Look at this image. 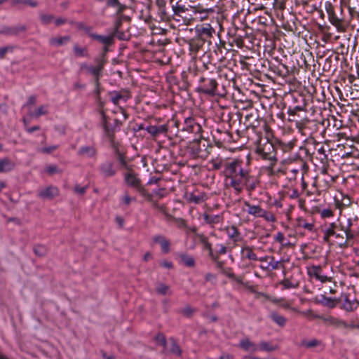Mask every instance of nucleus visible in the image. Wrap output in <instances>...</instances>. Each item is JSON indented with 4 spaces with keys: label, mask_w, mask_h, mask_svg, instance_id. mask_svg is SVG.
Listing matches in <instances>:
<instances>
[{
    "label": "nucleus",
    "mask_w": 359,
    "mask_h": 359,
    "mask_svg": "<svg viewBox=\"0 0 359 359\" xmlns=\"http://www.w3.org/2000/svg\"><path fill=\"white\" fill-rule=\"evenodd\" d=\"M352 222L348 219L346 225L343 224L339 219L337 222L330 223L323 230V240L330 243V238L334 237V242L341 248L347 245V241L353 237L351 233Z\"/></svg>",
    "instance_id": "nucleus-1"
},
{
    "label": "nucleus",
    "mask_w": 359,
    "mask_h": 359,
    "mask_svg": "<svg viewBox=\"0 0 359 359\" xmlns=\"http://www.w3.org/2000/svg\"><path fill=\"white\" fill-rule=\"evenodd\" d=\"M251 178L248 171L245 170L227 180H229V186L233 188L235 192L238 194L243 191Z\"/></svg>",
    "instance_id": "nucleus-2"
},
{
    "label": "nucleus",
    "mask_w": 359,
    "mask_h": 359,
    "mask_svg": "<svg viewBox=\"0 0 359 359\" xmlns=\"http://www.w3.org/2000/svg\"><path fill=\"white\" fill-rule=\"evenodd\" d=\"M200 86L198 90L207 95H214L215 93L217 83L214 79L201 78Z\"/></svg>",
    "instance_id": "nucleus-3"
},
{
    "label": "nucleus",
    "mask_w": 359,
    "mask_h": 359,
    "mask_svg": "<svg viewBox=\"0 0 359 359\" xmlns=\"http://www.w3.org/2000/svg\"><path fill=\"white\" fill-rule=\"evenodd\" d=\"M243 170L245 169L243 168L242 164L239 161L234 160L229 162L226 164L224 169L226 179L228 180Z\"/></svg>",
    "instance_id": "nucleus-4"
},
{
    "label": "nucleus",
    "mask_w": 359,
    "mask_h": 359,
    "mask_svg": "<svg viewBox=\"0 0 359 359\" xmlns=\"http://www.w3.org/2000/svg\"><path fill=\"white\" fill-rule=\"evenodd\" d=\"M257 153L262 156L263 159L275 161L276 160L274 154V149L271 143L266 142L263 146L257 149Z\"/></svg>",
    "instance_id": "nucleus-5"
},
{
    "label": "nucleus",
    "mask_w": 359,
    "mask_h": 359,
    "mask_svg": "<svg viewBox=\"0 0 359 359\" xmlns=\"http://www.w3.org/2000/svg\"><path fill=\"white\" fill-rule=\"evenodd\" d=\"M307 273L310 278H315L321 283L330 281V278L323 273L320 266L313 265L307 268Z\"/></svg>",
    "instance_id": "nucleus-6"
},
{
    "label": "nucleus",
    "mask_w": 359,
    "mask_h": 359,
    "mask_svg": "<svg viewBox=\"0 0 359 359\" xmlns=\"http://www.w3.org/2000/svg\"><path fill=\"white\" fill-rule=\"evenodd\" d=\"M310 316L311 318H319V319L323 320V322L327 325H331V326H333L335 327H348V325L345 321H344L339 318H335L334 316L325 317V316H321L314 315V314H311Z\"/></svg>",
    "instance_id": "nucleus-7"
},
{
    "label": "nucleus",
    "mask_w": 359,
    "mask_h": 359,
    "mask_svg": "<svg viewBox=\"0 0 359 359\" xmlns=\"http://www.w3.org/2000/svg\"><path fill=\"white\" fill-rule=\"evenodd\" d=\"M124 180L128 186L133 187L143 194L144 190L141 187L140 180L137 177L135 173L132 172L126 173L124 176Z\"/></svg>",
    "instance_id": "nucleus-8"
},
{
    "label": "nucleus",
    "mask_w": 359,
    "mask_h": 359,
    "mask_svg": "<svg viewBox=\"0 0 359 359\" xmlns=\"http://www.w3.org/2000/svg\"><path fill=\"white\" fill-rule=\"evenodd\" d=\"M153 243L158 244L161 246V252L168 254L170 252V241L163 235H155L152 238Z\"/></svg>",
    "instance_id": "nucleus-9"
},
{
    "label": "nucleus",
    "mask_w": 359,
    "mask_h": 359,
    "mask_svg": "<svg viewBox=\"0 0 359 359\" xmlns=\"http://www.w3.org/2000/svg\"><path fill=\"white\" fill-rule=\"evenodd\" d=\"M60 190L57 187L49 186L39 191L38 196L42 199L51 200L57 196Z\"/></svg>",
    "instance_id": "nucleus-10"
},
{
    "label": "nucleus",
    "mask_w": 359,
    "mask_h": 359,
    "mask_svg": "<svg viewBox=\"0 0 359 359\" xmlns=\"http://www.w3.org/2000/svg\"><path fill=\"white\" fill-rule=\"evenodd\" d=\"M242 210H246L249 215L255 217H260L263 209L259 205H252L248 201H244L242 203Z\"/></svg>",
    "instance_id": "nucleus-11"
},
{
    "label": "nucleus",
    "mask_w": 359,
    "mask_h": 359,
    "mask_svg": "<svg viewBox=\"0 0 359 359\" xmlns=\"http://www.w3.org/2000/svg\"><path fill=\"white\" fill-rule=\"evenodd\" d=\"M97 64L96 66H90L88 68V70L87 71L88 73L93 75L95 77L97 82H98L99 79L102 76V71L103 69L104 65V59H99L96 60Z\"/></svg>",
    "instance_id": "nucleus-12"
},
{
    "label": "nucleus",
    "mask_w": 359,
    "mask_h": 359,
    "mask_svg": "<svg viewBox=\"0 0 359 359\" xmlns=\"http://www.w3.org/2000/svg\"><path fill=\"white\" fill-rule=\"evenodd\" d=\"M109 95L114 104H118L121 101L126 102L130 97L128 91H113L109 93Z\"/></svg>",
    "instance_id": "nucleus-13"
},
{
    "label": "nucleus",
    "mask_w": 359,
    "mask_h": 359,
    "mask_svg": "<svg viewBox=\"0 0 359 359\" xmlns=\"http://www.w3.org/2000/svg\"><path fill=\"white\" fill-rule=\"evenodd\" d=\"M201 130V127L198 124L193 118L189 117L184 120V126L183 130L188 133H198Z\"/></svg>",
    "instance_id": "nucleus-14"
},
{
    "label": "nucleus",
    "mask_w": 359,
    "mask_h": 359,
    "mask_svg": "<svg viewBox=\"0 0 359 359\" xmlns=\"http://www.w3.org/2000/svg\"><path fill=\"white\" fill-rule=\"evenodd\" d=\"M203 217L205 223L210 224L212 226L220 224L223 222L222 215H210L204 213Z\"/></svg>",
    "instance_id": "nucleus-15"
},
{
    "label": "nucleus",
    "mask_w": 359,
    "mask_h": 359,
    "mask_svg": "<svg viewBox=\"0 0 359 359\" xmlns=\"http://www.w3.org/2000/svg\"><path fill=\"white\" fill-rule=\"evenodd\" d=\"M296 227L312 231L314 229V223L311 220L299 217L296 219Z\"/></svg>",
    "instance_id": "nucleus-16"
},
{
    "label": "nucleus",
    "mask_w": 359,
    "mask_h": 359,
    "mask_svg": "<svg viewBox=\"0 0 359 359\" xmlns=\"http://www.w3.org/2000/svg\"><path fill=\"white\" fill-rule=\"evenodd\" d=\"M100 172L107 177H112L116 174V170L114 168L112 163L108 161L101 165Z\"/></svg>",
    "instance_id": "nucleus-17"
},
{
    "label": "nucleus",
    "mask_w": 359,
    "mask_h": 359,
    "mask_svg": "<svg viewBox=\"0 0 359 359\" xmlns=\"http://www.w3.org/2000/svg\"><path fill=\"white\" fill-rule=\"evenodd\" d=\"M48 113V105H41L35 111H29L28 113V116L30 118H37L41 116L46 115Z\"/></svg>",
    "instance_id": "nucleus-18"
},
{
    "label": "nucleus",
    "mask_w": 359,
    "mask_h": 359,
    "mask_svg": "<svg viewBox=\"0 0 359 359\" xmlns=\"http://www.w3.org/2000/svg\"><path fill=\"white\" fill-rule=\"evenodd\" d=\"M240 346L249 352H255L258 350V347L248 338L243 339L240 341Z\"/></svg>",
    "instance_id": "nucleus-19"
},
{
    "label": "nucleus",
    "mask_w": 359,
    "mask_h": 359,
    "mask_svg": "<svg viewBox=\"0 0 359 359\" xmlns=\"http://www.w3.org/2000/svg\"><path fill=\"white\" fill-rule=\"evenodd\" d=\"M90 36L93 39L97 40L101 43H102L105 46L111 44L114 41L113 35L102 36V35H98V34H90Z\"/></svg>",
    "instance_id": "nucleus-20"
},
{
    "label": "nucleus",
    "mask_w": 359,
    "mask_h": 359,
    "mask_svg": "<svg viewBox=\"0 0 359 359\" xmlns=\"http://www.w3.org/2000/svg\"><path fill=\"white\" fill-rule=\"evenodd\" d=\"M15 167V163L8 159L4 158L0 160V172H9L12 170Z\"/></svg>",
    "instance_id": "nucleus-21"
},
{
    "label": "nucleus",
    "mask_w": 359,
    "mask_h": 359,
    "mask_svg": "<svg viewBox=\"0 0 359 359\" xmlns=\"http://www.w3.org/2000/svg\"><path fill=\"white\" fill-rule=\"evenodd\" d=\"M269 262L266 265H260V268L266 271H273L279 268L280 262L275 261L273 257H269Z\"/></svg>",
    "instance_id": "nucleus-22"
},
{
    "label": "nucleus",
    "mask_w": 359,
    "mask_h": 359,
    "mask_svg": "<svg viewBox=\"0 0 359 359\" xmlns=\"http://www.w3.org/2000/svg\"><path fill=\"white\" fill-rule=\"evenodd\" d=\"M271 319L280 327H284L286 324V318L278 314L277 312H272L270 315Z\"/></svg>",
    "instance_id": "nucleus-23"
},
{
    "label": "nucleus",
    "mask_w": 359,
    "mask_h": 359,
    "mask_svg": "<svg viewBox=\"0 0 359 359\" xmlns=\"http://www.w3.org/2000/svg\"><path fill=\"white\" fill-rule=\"evenodd\" d=\"M96 151L93 147H82L79 151V154L86 157H93L95 155Z\"/></svg>",
    "instance_id": "nucleus-24"
},
{
    "label": "nucleus",
    "mask_w": 359,
    "mask_h": 359,
    "mask_svg": "<svg viewBox=\"0 0 359 359\" xmlns=\"http://www.w3.org/2000/svg\"><path fill=\"white\" fill-rule=\"evenodd\" d=\"M180 258L181 263H182L186 266L194 267L195 266V260L192 257L182 254L180 255Z\"/></svg>",
    "instance_id": "nucleus-25"
},
{
    "label": "nucleus",
    "mask_w": 359,
    "mask_h": 359,
    "mask_svg": "<svg viewBox=\"0 0 359 359\" xmlns=\"http://www.w3.org/2000/svg\"><path fill=\"white\" fill-rule=\"evenodd\" d=\"M226 233L228 236L234 241H237L239 238V233L235 226L227 227Z\"/></svg>",
    "instance_id": "nucleus-26"
},
{
    "label": "nucleus",
    "mask_w": 359,
    "mask_h": 359,
    "mask_svg": "<svg viewBox=\"0 0 359 359\" xmlns=\"http://www.w3.org/2000/svg\"><path fill=\"white\" fill-rule=\"evenodd\" d=\"M342 308L346 311H353L357 308V304L349 300L347 297L344 299Z\"/></svg>",
    "instance_id": "nucleus-27"
},
{
    "label": "nucleus",
    "mask_w": 359,
    "mask_h": 359,
    "mask_svg": "<svg viewBox=\"0 0 359 359\" xmlns=\"http://www.w3.org/2000/svg\"><path fill=\"white\" fill-rule=\"evenodd\" d=\"M190 152L194 158H196L199 156L200 151H201V147L199 142H194L190 147H189Z\"/></svg>",
    "instance_id": "nucleus-28"
},
{
    "label": "nucleus",
    "mask_w": 359,
    "mask_h": 359,
    "mask_svg": "<svg viewBox=\"0 0 359 359\" xmlns=\"http://www.w3.org/2000/svg\"><path fill=\"white\" fill-rule=\"evenodd\" d=\"M258 349L264 351H273L276 349V346L266 341H262L258 347Z\"/></svg>",
    "instance_id": "nucleus-29"
},
{
    "label": "nucleus",
    "mask_w": 359,
    "mask_h": 359,
    "mask_svg": "<svg viewBox=\"0 0 359 359\" xmlns=\"http://www.w3.org/2000/svg\"><path fill=\"white\" fill-rule=\"evenodd\" d=\"M69 40V38L68 36L55 37V38H52L50 40V44L54 45V46H60V45L65 43Z\"/></svg>",
    "instance_id": "nucleus-30"
},
{
    "label": "nucleus",
    "mask_w": 359,
    "mask_h": 359,
    "mask_svg": "<svg viewBox=\"0 0 359 359\" xmlns=\"http://www.w3.org/2000/svg\"><path fill=\"white\" fill-rule=\"evenodd\" d=\"M156 291L158 294L162 295L170 294L171 293L169 286L163 283L158 285Z\"/></svg>",
    "instance_id": "nucleus-31"
},
{
    "label": "nucleus",
    "mask_w": 359,
    "mask_h": 359,
    "mask_svg": "<svg viewBox=\"0 0 359 359\" xmlns=\"http://www.w3.org/2000/svg\"><path fill=\"white\" fill-rule=\"evenodd\" d=\"M200 32L201 34L207 36H211L215 32V30L210 24H206L201 29Z\"/></svg>",
    "instance_id": "nucleus-32"
},
{
    "label": "nucleus",
    "mask_w": 359,
    "mask_h": 359,
    "mask_svg": "<svg viewBox=\"0 0 359 359\" xmlns=\"http://www.w3.org/2000/svg\"><path fill=\"white\" fill-rule=\"evenodd\" d=\"M282 285L285 289L297 288L299 286L297 282H292L289 279H285L281 282Z\"/></svg>",
    "instance_id": "nucleus-33"
},
{
    "label": "nucleus",
    "mask_w": 359,
    "mask_h": 359,
    "mask_svg": "<svg viewBox=\"0 0 359 359\" xmlns=\"http://www.w3.org/2000/svg\"><path fill=\"white\" fill-rule=\"evenodd\" d=\"M260 217L264 218L267 222H276V217L273 215V214H272L271 212H268L264 209L262 210Z\"/></svg>",
    "instance_id": "nucleus-34"
},
{
    "label": "nucleus",
    "mask_w": 359,
    "mask_h": 359,
    "mask_svg": "<svg viewBox=\"0 0 359 359\" xmlns=\"http://www.w3.org/2000/svg\"><path fill=\"white\" fill-rule=\"evenodd\" d=\"M243 252H245V257L250 259V260H257L258 258H257V256L256 255V254L253 252V250H252V248H245L244 250H243Z\"/></svg>",
    "instance_id": "nucleus-35"
},
{
    "label": "nucleus",
    "mask_w": 359,
    "mask_h": 359,
    "mask_svg": "<svg viewBox=\"0 0 359 359\" xmlns=\"http://www.w3.org/2000/svg\"><path fill=\"white\" fill-rule=\"evenodd\" d=\"M74 52L79 57H88V53L86 48H82L76 46L74 47Z\"/></svg>",
    "instance_id": "nucleus-36"
},
{
    "label": "nucleus",
    "mask_w": 359,
    "mask_h": 359,
    "mask_svg": "<svg viewBox=\"0 0 359 359\" xmlns=\"http://www.w3.org/2000/svg\"><path fill=\"white\" fill-rule=\"evenodd\" d=\"M36 103V96L32 95V96H30L28 98L27 102L24 104L23 107L27 108L28 109H29V107L31 106L35 105ZM29 111L30 110H29Z\"/></svg>",
    "instance_id": "nucleus-37"
},
{
    "label": "nucleus",
    "mask_w": 359,
    "mask_h": 359,
    "mask_svg": "<svg viewBox=\"0 0 359 359\" xmlns=\"http://www.w3.org/2000/svg\"><path fill=\"white\" fill-rule=\"evenodd\" d=\"M46 171L49 175H53L55 173L60 172V170L58 169V168L55 165H50L46 167Z\"/></svg>",
    "instance_id": "nucleus-38"
},
{
    "label": "nucleus",
    "mask_w": 359,
    "mask_h": 359,
    "mask_svg": "<svg viewBox=\"0 0 359 359\" xmlns=\"http://www.w3.org/2000/svg\"><path fill=\"white\" fill-rule=\"evenodd\" d=\"M323 304L329 308H334L336 306L337 302L334 299L328 297L324 299Z\"/></svg>",
    "instance_id": "nucleus-39"
},
{
    "label": "nucleus",
    "mask_w": 359,
    "mask_h": 359,
    "mask_svg": "<svg viewBox=\"0 0 359 359\" xmlns=\"http://www.w3.org/2000/svg\"><path fill=\"white\" fill-rule=\"evenodd\" d=\"M170 351L173 354L179 356L181 355L182 353L180 346L177 344L175 341L172 342Z\"/></svg>",
    "instance_id": "nucleus-40"
},
{
    "label": "nucleus",
    "mask_w": 359,
    "mask_h": 359,
    "mask_svg": "<svg viewBox=\"0 0 359 359\" xmlns=\"http://www.w3.org/2000/svg\"><path fill=\"white\" fill-rule=\"evenodd\" d=\"M160 266L163 268H165L168 269H171L173 267V264L172 262L168 261L167 259L162 260L159 262Z\"/></svg>",
    "instance_id": "nucleus-41"
},
{
    "label": "nucleus",
    "mask_w": 359,
    "mask_h": 359,
    "mask_svg": "<svg viewBox=\"0 0 359 359\" xmlns=\"http://www.w3.org/2000/svg\"><path fill=\"white\" fill-rule=\"evenodd\" d=\"M41 20L43 24H49L53 21V17L50 15H41Z\"/></svg>",
    "instance_id": "nucleus-42"
},
{
    "label": "nucleus",
    "mask_w": 359,
    "mask_h": 359,
    "mask_svg": "<svg viewBox=\"0 0 359 359\" xmlns=\"http://www.w3.org/2000/svg\"><path fill=\"white\" fill-rule=\"evenodd\" d=\"M323 218L331 217L333 216V212L330 209H323L320 212Z\"/></svg>",
    "instance_id": "nucleus-43"
},
{
    "label": "nucleus",
    "mask_w": 359,
    "mask_h": 359,
    "mask_svg": "<svg viewBox=\"0 0 359 359\" xmlns=\"http://www.w3.org/2000/svg\"><path fill=\"white\" fill-rule=\"evenodd\" d=\"M330 21L333 25H338L340 23V20L334 15V13L330 14Z\"/></svg>",
    "instance_id": "nucleus-44"
},
{
    "label": "nucleus",
    "mask_w": 359,
    "mask_h": 359,
    "mask_svg": "<svg viewBox=\"0 0 359 359\" xmlns=\"http://www.w3.org/2000/svg\"><path fill=\"white\" fill-rule=\"evenodd\" d=\"M172 9L175 15H179L180 13H184L185 11L184 7L179 5L173 6Z\"/></svg>",
    "instance_id": "nucleus-45"
},
{
    "label": "nucleus",
    "mask_w": 359,
    "mask_h": 359,
    "mask_svg": "<svg viewBox=\"0 0 359 359\" xmlns=\"http://www.w3.org/2000/svg\"><path fill=\"white\" fill-rule=\"evenodd\" d=\"M87 187H81L79 185H76L74 190L76 194H79L80 195H83L86 191Z\"/></svg>",
    "instance_id": "nucleus-46"
},
{
    "label": "nucleus",
    "mask_w": 359,
    "mask_h": 359,
    "mask_svg": "<svg viewBox=\"0 0 359 359\" xmlns=\"http://www.w3.org/2000/svg\"><path fill=\"white\" fill-rule=\"evenodd\" d=\"M135 199L134 198H132L129 196L128 194H125L123 198L122 201L124 204L129 205L132 201H134Z\"/></svg>",
    "instance_id": "nucleus-47"
},
{
    "label": "nucleus",
    "mask_w": 359,
    "mask_h": 359,
    "mask_svg": "<svg viewBox=\"0 0 359 359\" xmlns=\"http://www.w3.org/2000/svg\"><path fill=\"white\" fill-rule=\"evenodd\" d=\"M275 240L283 245V241L285 240V236L282 232H278L275 236Z\"/></svg>",
    "instance_id": "nucleus-48"
},
{
    "label": "nucleus",
    "mask_w": 359,
    "mask_h": 359,
    "mask_svg": "<svg viewBox=\"0 0 359 359\" xmlns=\"http://www.w3.org/2000/svg\"><path fill=\"white\" fill-rule=\"evenodd\" d=\"M57 146H51L48 147H44L41 149V151L44 154H50L56 150Z\"/></svg>",
    "instance_id": "nucleus-49"
},
{
    "label": "nucleus",
    "mask_w": 359,
    "mask_h": 359,
    "mask_svg": "<svg viewBox=\"0 0 359 359\" xmlns=\"http://www.w3.org/2000/svg\"><path fill=\"white\" fill-rule=\"evenodd\" d=\"M156 339L158 342H159L162 346H165V344H166V340H165V338L164 337V335L163 334H158L156 337Z\"/></svg>",
    "instance_id": "nucleus-50"
},
{
    "label": "nucleus",
    "mask_w": 359,
    "mask_h": 359,
    "mask_svg": "<svg viewBox=\"0 0 359 359\" xmlns=\"http://www.w3.org/2000/svg\"><path fill=\"white\" fill-rule=\"evenodd\" d=\"M10 50H12L11 47L0 48V58H2L4 56V55Z\"/></svg>",
    "instance_id": "nucleus-51"
},
{
    "label": "nucleus",
    "mask_w": 359,
    "mask_h": 359,
    "mask_svg": "<svg viewBox=\"0 0 359 359\" xmlns=\"http://www.w3.org/2000/svg\"><path fill=\"white\" fill-rule=\"evenodd\" d=\"M203 197L199 196H191L190 198V201L194 202L195 203H199L202 201Z\"/></svg>",
    "instance_id": "nucleus-52"
},
{
    "label": "nucleus",
    "mask_w": 359,
    "mask_h": 359,
    "mask_svg": "<svg viewBox=\"0 0 359 359\" xmlns=\"http://www.w3.org/2000/svg\"><path fill=\"white\" fill-rule=\"evenodd\" d=\"M245 187H246V188L248 191H251V190H253L255 189L256 183L255 182H251V180H250V182L248 183V184L245 185Z\"/></svg>",
    "instance_id": "nucleus-53"
},
{
    "label": "nucleus",
    "mask_w": 359,
    "mask_h": 359,
    "mask_svg": "<svg viewBox=\"0 0 359 359\" xmlns=\"http://www.w3.org/2000/svg\"><path fill=\"white\" fill-rule=\"evenodd\" d=\"M193 312H194L193 309L189 306L184 308L182 311L183 314L187 315V316L191 315L193 313Z\"/></svg>",
    "instance_id": "nucleus-54"
},
{
    "label": "nucleus",
    "mask_w": 359,
    "mask_h": 359,
    "mask_svg": "<svg viewBox=\"0 0 359 359\" xmlns=\"http://www.w3.org/2000/svg\"><path fill=\"white\" fill-rule=\"evenodd\" d=\"M152 258H153V256L150 252H147L143 256V259L145 262H148V261L151 260Z\"/></svg>",
    "instance_id": "nucleus-55"
},
{
    "label": "nucleus",
    "mask_w": 359,
    "mask_h": 359,
    "mask_svg": "<svg viewBox=\"0 0 359 359\" xmlns=\"http://www.w3.org/2000/svg\"><path fill=\"white\" fill-rule=\"evenodd\" d=\"M299 192L297 189H292L290 194V198H297L299 197Z\"/></svg>",
    "instance_id": "nucleus-56"
},
{
    "label": "nucleus",
    "mask_w": 359,
    "mask_h": 359,
    "mask_svg": "<svg viewBox=\"0 0 359 359\" xmlns=\"http://www.w3.org/2000/svg\"><path fill=\"white\" fill-rule=\"evenodd\" d=\"M39 129H40V127L39 126H35L34 127H30V128H29V127L26 128V130L29 133H32L36 130H39Z\"/></svg>",
    "instance_id": "nucleus-57"
},
{
    "label": "nucleus",
    "mask_w": 359,
    "mask_h": 359,
    "mask_svg": "<svg viewBox=\"0 0 359 359\" xmlns=\"http://www.w3.org/2000/svg\"><path fill=\"white\" fill-rule=\"evenodd\" d=\"M205 279L206 281H212V280H215L216 279V277L214 274L208 273L205 275Z\"/></svg>",
    "instance_id": "nucleus-58"
},
{
    "label": "nucleus",
    "mask_w": 359,
    "mask_h": 359,
    "mask_svg": "<svg viewBox=\"0 0 359 359\" xmlns=\"http://www.w3.org/2000/svg\"><path fill=\"white\" fill-rule=\"evenodd\" d=\"M90 65H88L86 63H82L80 65L81 70H86V72L88 70V68Z\"/></svg>",
    "instance_id": "nucleus-59"
},
{
    "label": "nucleus",
    "mask_w": 359,
    "mask_h": 359,
    "mask_svg": "<svg viewBox=\"0 0 359 359\" xmlns=\"http://www.w3.org/2000/svg\"><path fill=\"white\" fill-rule=\"evenodd\" d=\"M90 65H88L86 63H82L80 65L81 70H86V72L88 70V68Z\"/></svg>",
    "instance_id": "nucleus-60"
},
{
    "label": "nucleus",
    "mask_w": 359,
    "mask_h": 359,
    "mask_svg": "<svg viewBox=\"0 0 359 359\" xmlns=\"http://www.w3.org/2000/svg\"><path fill=\"white\" fill-rule=\"evenodd\" d=\"M24 4H27V5H29L31 6H36V4L35 1H32V0H27L24 2Z\"/></svg>",
    "instance_id": "nucleus-61"
},
{
    "label": "nucleus",
    "mask_w": 359,
    "mask_h": 359,
    "mask_svg": "<svg viewBox=\"0 0 359 359\" xmlns=\"http://www.w3.org/2000/svg\"><path fill=\"white\" fill-rule=\"evenodd\" d=\"M107 4L109 6H115L118 4V0H108Z\"/></svg>",
    "instance_id": "nucleus-62"
},
{
    "label": "nucleus",
    "mask_w": 359,
    "mask_h": 359,
    "mask_svg": "<svg viewBox=\"0 0 359 359\" xmlns=\"http://www.w3.org/2000/svg\"><path fill=\"white\" fill-rule=\"evenodd\" d=\"M65 22V20L64 19H62V18H59V19H57L54 21L55 24L57 26L63 24L64 22Z\"/></svg>",
    "instance_id": "nucleus-63"
},
{
    "label": "nucleus",
    "mask_w": 359,
    "mask_h": 359,
    "mask_svg": "<svg viewBox=\"0 0 359 359\" xmlns=\"http://www.w3.org/2000/svg\"><path fill=\"white\" fill-rule=\"evenodd\" d=\"M220 359H233V357L231 355H226L221 356Z\"/></svg>",
    "instance_id": "nucleus-64"
}]
</instances>
